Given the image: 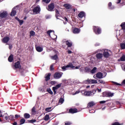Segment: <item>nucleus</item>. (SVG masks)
I'll use <instances>...</instances> for the list:
<instances>
[{"instance_id":"864d4df0","label":"nucleus","mask_w":125,"mask_h":125,"mask_svg":"<svg viewBox=\"0 0 125 125\" xmlns=\"http://www.w3.org/2000/svg\"><path fill=\"white\" fill-rule=\"evenodd\" d=\"M4 119L6 121H10L9 116H5Z\"/></svg>"},{"instance_id":"c756f323","label":"nucleus","mask_w":125,"mask_h":125,"mask_svg":"<svg viewBox=\"0 0 125 125\" xmlns=\"http://www.w3.org/2000/svg\"><path fill=\"white\" fill-rule=\"evenodd\" d=\"M96 70H97V68L96 67H94L92 70H91V74H95L96 73Z\"/></svg>"},{"instance_id":"a878e982","label":"nucleus","mask_w":125,"mask_h":125,"mask_svg":"<svg viewBox=\"0 0 125 125\" xmlns=\"http://www.w3.org/2000/svg\"><path fill=\"white\" fill-rule=\"evenodd\" d=\"M95 105V103L94 102H90L88 104V107H93Z\"/></svg>"},{"instance_id":"7ed1b4c3","label":"nucleus","mask_w":125,"mask_h":125,"mask_svg":"<svg viewBox=\"0 0 125 125\" xmlns=\"http://www.w3.org/2000/svg\"><path fill=\"white\" fill-rule=\"evenodd\" d=\"M111 53L112 51L111 50H107L104 51L103 55L104 58H108V57H110Z\"/></svg>"},{"instance_id":"49530a36","label":"nucleus","mask_w":125,"mask_h":125,"mask_svg":"<svg viewBox=\"0 0 125 125\" xmlns=\"http://www.w3.org/2000/svg\"><path fill=\"white\" fill-rule=\"evenodd\" d=\"M45 111L46 112H50L51 111V107L45 108Z\"/></svg>"},{"instance_id":"72a5a7b5","label":"nucleus","mask_w":125,"mask_h":125,"mask_svg":"<svg viewBox=\"0 0 125 125\" xmlns=\"http://www.w3.org/2000/svg\"><path fill=\"white\" fill-rule=\"evenodd\" d=\"M106 95L108 97H112L114 96V93H111V92H108L106 93Z\"/></svg>"},{"instance_id":"774afa93","label":"nucleus","mask_w":125,"mask_h":125,"mask_svg":"<svg viewBox=\"0 0 125 125\" xmlns=\"http://www.w3.org/2000/svg\"><path fill=\"white\" fill-rule=\"evenodd\" d=\"M3 117V116H2V115L1 114L0 116V117Z\"/></svg>"},{"instance_id":"a211bd4d","label":"nucleus","mask_w":125,"mask_h":125,"mask_svg":"<svg viewBox=\"0 0 125 125\" xmlns=\"http://www.w3.org/2000/svg\"><path fill=\"white\" fill-rule=\"evenodd\" d=\"M35 48L38 52H42L43 50V48L40 46H36Z\"/></svg>"},{"instance_id":"4c0bfd02","label":"nucleus","mask_w":125,"mask_h":125,"mask_svg":"<svg viewBox=\"0 0 125 125\" xmlns=\"http://www.w3.org/2000/svg\"><path fill=\"white\" fill-rule=\"evenodd\" d=\"M124 124H120V123L116 122L112 124V125H123Z\"/></svg>"},{"instance_id":"a18cd8bd","label":"nucleus","mask_w":125,"mask_h":125,"mask_svg":"<svg viewBox=\"0 0 125 125\" xmlns=\"http://www.w3.org/2000/svg\"><path fill=\"white\" fill-rule=\"evenodd\" d=\"M64 103V100L63 98H60L59 101V103H61L62 104Z\"/></svg>"},{"instance_id":"7c9ffc66","label":"nucleus","mask_w":125,"mask_h":125,"mask_svg":"<svg viewBox=\"0 0 125 125\" xmlns=\"http://www.w3.org/2000/svg\"><path fill=\"white\" fill-rule=\"evenodd\" d=\"M46 91L47 92H48V93L51 94V95H52V94H53V92H52V91L51 90V89H50V88H47Z\"/></svg>"},{"instance_id":"e433bc0d","label":"nucleus","mask_w":125,"mask_h":125,"mask_svg":"<svg viewBox=\"0 0 125 125\" xmlns=\"http://www.w3.org/2000/svg\"><path fill=\"white\" fill-rule=\"evenodd\" d=\"M44 121H48V120H49V115L46 114L44 117Z\"/></svg>"},{"instance_id":"0e129e2a","label":"nucleus","mask_w":125,"mask_h":125,"mask_svg":"<svg viewBox=\"0 0 125 125\" xmlns=\"http://www.w3.org/2000/svg\"><path fill=\"white\" fill-rule=\"evenodd\" d=\"M98 92H101V89H98Z\"/></svg>"},{"instance_id":"c9c22d12","label":"nucleus","mask_w":125,"mask_h":125,"mask_svg":"<svg viewBox=\"0 0 125 125\" xmlns=\"http://www.w3.org/2000/svg\"><path fill=\"white\" fill-rule=\"evenodd\" d=\"M52 59L53 60H57L58 59V56L57 55H55L52 57Z\"/></svg>"},{"instance_id":"6e6552de","label":"nucleus","mask_w":125,"mask_h":125,"mask_svg":"<svg viewBox=\"0 0 125 125\" xmlns=\"http://www.w3.org/2000/svg\"><path fill=\"white\" fill-rule=\"evenodd\" d=\"M33 11L34 13L38 14V13L41 12V7H40V6H37L33 8Z\"/></svg>"},{"instance_id":"6ab92c4d","label":"nucleus","mask_w":125,"mask_h":125,"mask_svg":"<svg viewBox=\"0 0 125 125\" xmlns=\"http://www.w3.org/2000/svg\"><path fill=\"white\" fill-rule=\"evenodd\" d=\"M66 45L67 46V47H72L73 46V42L69 41H66L65 42Z\"/></svg>"},{"instance_id":"a19ab883","label":"nucleus","mask_w":125,"mask_h":125,"mask_svg":"<svg viewBox=\"0 0 125 125\" xmlns=\"http://www.w3.org/2000/svg\"><path fill=\"white\" fill-rule=\"evenodd\" d=\"M30 35L31 37H34V36H35V35H36V33L34 32V31L32 30L30 32Z\"/></svg>"},{"instance_id":"58836bf2","label":"nucleus","mask_w":125,"mask_h":125,"mask_svg":"<svg viewBox=\"0 0 125 125\" xmlns=\"http://www.w3.org/2000/svg\"><path fill=\"white\" fill-rule=\"evenodd\" d=\"M73 125V123L70 121H66L65 122V125Z\"/></svg>"},{"instance_id":"338daca9","label":"nucleus","mask_w":125,"mask_h":125,"mask_svg":"<svg viewBox=\"0 0 125 125\" xmlns=\"http://www.w3.org/2000/svg\"><path fill=\"white\" fill-rule=\"evenodd\" d=\"M79 68H80L79 66L75 67V69H79Z\"/></svg>"},{"instance_id":"bf43d9fd","label":"nucleus","mask_w":125,"mask_h":125,"mask_svg":"<svg viewBox=\"0 0 125 125\" xmlns=\"http://www.w3.org/2000/svg\"><path fill=\"white\" fill-rule=\"evenodd\" d=\"M16 20H17V21H20V19H19V18H18V17H16Z\"/></svg>"},{"instance_id":"3c124183","label":"nucleus","mask_w":125,"mask_h":125,"mask_svg":"<svg viewBox=\"0 0 125 125\" xmlns=\"http://www.w3.org/2000/svg\"><path fill=\"white\" fill-rule=\"evenodd\" d=\"M50 69L51 71H53L54 70V68H53V65L51 64L50 66Z\"/></svg>"},{"instance_id":"39448f33","label":"nucleus","mask_w":125,"mask_h":125,"mask_svg":"<svg viewBox=\"0 0 125 125\" xmlns=\"http://www.w3.org/2000/svg\"><path fill=\"white\" fill-rule=\"evenodd\" d=\"M60 87H61V84H58L56 85L55 86L52 87V90L54 92V95L56 94L58 88H60Z\"/></svg>"},{"instance_id":"1a4fd4ad","label":"nucleus","mask_w":125,"mask_h":125,"mask_svg":"<svg viewBox=\"0 0 125 125\" xmlns=\"http://www.w3.org/2000/svg\"><path fill=\"white\" fill-rule=\"evenodd\" d=\"M14 67L15 69H21L22 66H21V64L20 63V61H18L17 62L14 63Z\"/></svg>"},{"instance_id":"4468645a","label":"nucleus","mask_w":125,"mask_h":125,"mask_svg":"<svg viewBox=\"0 0 125 125\" xmlns=\"http://www.w3.org/2000/svg\"><path fill=\"white\" fill-rule=\"evenodd\" d=\"M111 83H113V84H114L115 85H123V84H125V79L123 81L121 84L114 81H112Z\"/></svg>"},{"instance_id":"f3484780","label":"nucleus","mask_w":125,"mask_h":125,"mask_svg":"<svg viewBox=\"0 0 125 125\" xmlns=\"http://www.w3.org/2000/svg\"><path fill=\"white\" fill-rule=\"evenodd\" d=\"M16 8L14 7L12 9V11L11 13L10 14V16L13 17L15 15H16Z\"/></svg>"},{"instance_id":"cd10ccee","label":"nucleus","mask_w":125,"mask_h":125,"mask_svg":"<svg viewBox=\"0 0 125 125\" xmlns=\"http://www.w3.org/2000/svg\"><path fill=\"white\" fill-rule=\"evenodd\" d=\"M120 27H121L122 30L125 31V22H122L120 25Z\"/></svg>"},{"instance_id":"6e6d98bb","label":"nucleus","mask_w":125,"mask_h":125,"mask_svg":"<svg viewBox=\"0 0 125 125\" xmlns=\"http://www.w3.org/2000/svg\"><path fill=\"white\" fill-rule=\"evenodd\" d=\"M51 83L52 84H55V83H56V81H51Z\"/></svg>"},{"instance_id":"4be33fe9","label":"nucleus","mask_w":125,"mask_h":125,"mask_svg":"<svg viewBox=\"0 0 125 125\" xmlns=\"http://www.w3.org/2000/svg\"><path fill=\"white\" fill-rule=\"evenodd\" d=\"M64 7H65L66 9H71L72 8V5L69 4H64L63 5Z\"/></svg>"},{"instance_id":"2f4dec72","label":"nucleus","mask_w":125,"mask_h":125,"mask_svg":"<svg viewBox=\"0 0 125 125\" xmlns=\"http://www.w3.org/2000/svg\"><path fill=\"white\" fill-rule=\"evenodd\" d=\"M25 122H26V120H25V119H21L20 121V125H23V124H25Z\"/></svg>"},{"instance_id":"603ef678","label":"nucleus","mask_w":125,"mask_h":125,"mask_svg":"<svg viewBox=\"0 0 125 125\" xmlns=\"http://www.w3.org/2000/svg\"><path fill=\"white\" fill-rule=\"evenodd\" d=\"M108 101H102L100 102V104H104V103H106Z\"/></svg>"},{"instance_id":"5701e85b","label":"nucleus","mask_w":125,"mask_h":125,"mask_svg":"<svg viewBox=\"0 0 125 125\" xmlns=\"http://www.w3.org/2000/svg\"><path fill=\"white\" fill-rule=\"evenodd\" d=\"M50 76H51V74L48 73L47 75L45 77V81L47 82L50 80Z\"/></svg>"},{"instance_id":"393cba45","label":"nucleus","mask_w":125,"mask_h":125,"mask_svg":"<svg viewBox=\"0 0 125 125\" xmlns=\"http://www.w3.org/2000/svg\"><path fill=\"white\" fill-rule=\"evenodd\" d=\"M32 115H36L37 111H36V106H34L31 110Z\"/></svg>"},{"instance_id":"8fccbe9b","label":"nucleus","mask_w":125,"mask_h":125,"mask_svg":"<svg viewBox=\"0 0 125 125\" xmlns=\"http://www.w3.org/2000/svg\"><path fill=\"white\" fill-rule=\"evenodd\" d=\"M43 1L45 2V3H49L50 0H43Z\"/></svg>"},{"instance_id":"f704fd0d","label":"nucleus","mask_w":125,"mask_h":125,"mask_svg":"<svg viewBox=\"0 0 125 125\" xmlns=\"http://www.w3.org/2000/svg\"><path fill=\"white\" fill-rule=\"evenodd\" d=\"M109 9H114V7H112V2H109L108 4Z\"/></svg>"},{"instance_id":"b1692460","label":"nucleus","mask_w":125,"mask_h":125,"mask_svg":"<svg viewBox=\"0 0 125 125\" xmlns=\"http://www.w3.org/2000/svg\"><path fill=\"white\" fill-rule=\"evenodd\" d=\"M8 61L9 62H13V55L12 54H11L8 59Z\"/></svg>"},{"instance_id":"e2e57ef3","label":"nucleus","mask_w":125,"mask_h":125,"mask_svg":"<svg viewBox=\"0 0 125 125\" xmlns=\"http://www.w3.org/2000/svg\"><path fill=\"white\" fill-rule=\"evenodd\" d=\"M13 125H17V122H14L13 124Z\"/></svg>"},{"instance_id":"412c9836","label":"nucleus","mask_w":125,"mask_h":125,"mask_svg":"<svg viewBox=\"0 0 125 125\" xmlns=\"http://www.w3.org/2000/svg\"><path fill=\"white\" fill-rule=\"evenodd\" d=\"M96 57L97 59H102L103 57V54L100 53H97L96 55Z\"/></svg>"},{"instance_id":"9d476101","label":"nucleus","mask_w":125,"mask_h":125,"mask_svg":"<svg viewBox=\"0 0 125 125\" xmlns=\"http://www.w3.org/2000/svg\"><path fill=\"white\" fill-rule=\"evenodd\" d=\"M67 68H72V69H74L75 68V66L73 65V64L72 63H69V64H67L65 66H62V70H66Z\"/></svg>"},{"instance_id":"052dcab7","label":"nucleus","mask_w":125,"mask_h":125,"mask_svg":"<svg viewBox=\"0 0 125 125\" xmlns=\"http://www.w3.org/2000/svg\"><path fill=\"white\" fill-rule=\"evenodd\" d=\"M93 111H94L93 113H94L95 112V110H89V113H92Z\"/></svg>"},{"instance_id":"bb28decb","label":"nucleus","mask_w":125,"mask_h":125,"mask_svg":"<svg viewBox=\"0 0 125 125\" xmlns=\"http://www.w3.org/2000/svg\"><path fill=\"white\" fill-rule=\"evenodd\" d=\"M23 116H24V119H30L31 117V116L29 113H24Z\"/></svg>"},{"instance_id":"dca6fc26","label":"nucleus","mask_w":125,"mask_h":125,"mask_svg":"<svg viewBox=\"0 0 125 125\" xmlns=\"http://www.w3.org/2000/svg\"><path fill=\"white\" fill-rule=\"evenodd\" d=\"M81 32V30L80 29L77 28V27H74L73 30H72V32L73 34H79Z\"/></svg>"},{"instance_id":"2eb2a0df","label":"nucleus","mask_w":125,"mask_h":125,"mask_svg":"<svg viewBox=\"0 0 125 125\" xmlns=\"http://www.w3.org/2000/svg\"><path fill=\"white\" fill-rule=\"evenodd\" d=\"M96 77L97 79H103V73L102 72H98L96 74Z\"/></svg>"},{"instance_id":"13d9d810","label":"nucleus","mask_w":125,"mask_h":125,"mask_svg":"<svg viewBox=\"0 0 125 125\" xmlns=\"http://www.w3.org/2000/svg\"><path fill=\"white\" fill-rule=\"evenodd\" d=\"M64 19L65 21H66L67 22H68V19H67V18L64 17Z\"/></svg>"},{"instance_id":"79ce46f5","label":"nucleus","mask_w":125,"mask_h":125,"mask_svg":"<svg viewBox=\"0 0 125 125\" xmlns=\"http://www.w3.org/2000/svg\"><path fill=\"white\" fill-rule=\"evenodd\" d=\"M121 61H125V55H123L120 58Z\"/></svg>"},{"instance_id":"c03bdc74","label":"nucleus","mask_w":125,"mask_h":125,"mask_svg":"<svg viewBox=\"0 0 125 125\" xmlns=\"http://www.w3.org/2000/svg\"><path fill=\"white\" fill-rule=\"evenodd\" d=\"M9 118L10 121H13V120H14V116L10 115L9 116Z\"/></svg>"},{"instance_id":"37998d69","label":"nucleus","mask_w":125,"mask_h":125,"mask_svg":"<svg viewBox=\"0 0 125 125\" xmlns=\"http://www.w3.org/2000/svg\"><path fill=\"white\" fill-rule=\"evenodd\" d=\"M52 32H54V31L51 30H48L47 31V34L49 36V37H50V33H52Z\"/></svg>"},{"instance_id":"aec40b11","label":"nucleus","mask_w":125,"mask_h":125,"mask_svg":"<svg viewBox=\"0 0 125 125\" xmlns=\"http://www.w3.org/2000/svg\"><path fill=\"white\" fill-rule=\"evenodd\" d=\"M84 16H85V13L83 11L81 12L78 14V17H79V18H83V17H84Z\"/></svg>"},{"instance_id":"4d7b16f0","label":"nucleus","mask_w":125,"mask_h":125,"mask_svg":"<svg viewBox=\"0 0 125 125\" xmlns=\"http://www.w3.org/2000/svg\"><path fill=\"white\" fill-rule=\"evenodd\" d=\"M67 53H68V54H71V53H72V51H71V50H68V51H67Z\"/></svg>"},{"instance_id":"20e7f679","label":"nucleus","mask_w":125,"mask_h":125,"mask_svg":"<svg viewBox=\"0 0 125 125\" xmlns=\"http://www.w3.org/2000/svg\"><path fill=\"white\" fill-rule=\"evenodd\" d=\"M84 83H98L97 80L94 79H89L84 81Z\"/></svg>"},{"instance_id":"ea45409f","label":"nucleus","mask_w":125,"mask_h":125,"mask_svg":"<svg viewBox=\"0 0 125 125\" xmlns=\"http://www.w3.org/2000/svg\"><path fill=\"white\" fill-rule=\"evenodd\" d=\"M90 70V69H89V67H85L84 70L85 73H88V72H89Z\"/></svg>"},{"instance_id":"5fc2aeb1","label":"nucleus","mask_w":125,"mask_h":125,"mask_svg":"<svg viewBox=\"0 0 125 125\" xmlns=\"http://www.w3.org/2000/svg\"><path fill=\"white\" fill-rule=\"evenodd\" d=\"M20 115H18V114H16L15 116V119H18V118H20Z\"/></svg>"},{"instance_id":"f257e3e1","label":"nucleus","mask_w":125,"mask_h":125,"mask_svg":"<svg viewBox=\"0 0 125 125\" xmlns=\"http://www.w3.org/2000/svg\"><path fill=\"white\" fill-rule=\"evenodd\" d=\"M82 93L84 96L92 97L94 96V94L96 93V90L93 89L91 91L86 90L85 89L82 90L81 91L80 90L76 91L75 94H78V93Z\"/></svg>"},{"instance_id":"69168bd1","label":"nucleus","mask_w":125,"mask_h":125,"mask_svg":"<svg viewBox=\"0 0 125 125\" xmlns=\"http://www.w3.org/2000/svg\"><path fill=\"white\" fill-rule=\"evenodd\" d=\"M9 48V49H11V48H12V45H10Z\"/></svg>"},{"instance_id":"423d86ee","label":"nucleus","mask_w":125,"mask_h":125,"mask_svg":"<svg viewBox=\"0 0 125 125\" xmlns=\"http://www.w3.org/2000/svg\"><path fill=\"white\" fill-rule=\"evenodd\" d=\"M62 75H63V73H62V72H61V73L56 72L54 74L53 77H54V79H60V78H61V77H62Z\"/></svg>"},{"instance_id":"09e8293b","label":"nucleus","mask_w":125,"mask_h":125,"mask_svg":"<svg viewBox=\"0 0 125 125\" xmlns=\"http://www.w3.org/2000/svg\"><path fill=\"white\" fill-rule=\"evenodd\" d=\"M19 23H20V25H23V23H24V21H23V20H20L19 21Z\"/></svg>"},{"instance_id":"f03ea898","label":"nucleus","mask_w":125,"mask_h":125,"mask_svg":"<svg viewBox=\"0 0 125 125\" xmlns=\"http://www.w3.org/2000/svg\"><path fill=\"white\" fill-rule=\"evenodd\" d=\"M93 30L96 35H100L102 33L101 27L99 26H93Z\"/></svg>"},{"instance_id":"de8ad7c7","label":"nucleus","mask_w":125,"mask_h":125,"mask_svg":"<svg viewBox=\"0 0 125 125\" xmlns=\"http://www.w3.org/2000/svg\"><path fill=\"white\" fill-rule=\"evenodd\" d=\"M29 123H30V124H33L34 123H36V120H31L28 121Z\"/></svg>"},{"instance_id":"f8f14e48","label":"nucleus","mask_w":125,"mask_h":125,"mask_svg":"<svg viewBox=\"0 0 125 125\" xmlns=\"http://www.w3.org/2000/svg\"><path fill=\"white\" fill-rule=\"evenodd\" d=\"M54 9V4L53 3H50L48 6V11H53Z\"/></svg>"},{"instance_id":"ddd939ff","label":"nucleus","mask_w":125,"mask_h":125,"mask_svg":"<svg viewBox=\"0 0 125 125\" xmlns=\"http://www.w3.org/2000/svg\"><path fill=\"white\" fill-rule=\"evenodd\" d=\"M9 40H10V39L9 38V37L8 36H6L5 37H4L2 40V42L3 43H7V42H9Z\"/></svg>"},{"instance_id":"c85d7f7f","label":"nucleus","mask_w":125,"mask_h":125,"mask_svg":"<svg viewBox=\"0 0 125 125\" xmlns=\"http://www.w3.org/2000/svg\"><path fill=\"white\" fill-rule=\"evenodd\" d=\"M55 12H56L55 16L57 19H59V18H58V17H59V16L60 15V14H59V11H58V10H56Z\"/></svg>"},{"instance_id":"680f3d73","label":"nucleus","mask_w":125,"mask_h":125,"mask_svg":"<svg viewBox=\"0 0 125 125\" xmlns=\"http://www.w3.org/2000/svg\"><path fill=\"white\" fill-rule=\"evenodd\" d=\"M118 2H117V4H118L119 3H120V2H121V0H117Z\"/></svg>"},{"instance_id":"473e14b6","label":"nucleus","mask_w":125,"mask_h":125,"mask_svg":"<svg viewBox=\"0 0 125 125\" xmlns=\"http://www.w3.org/2000/svg\"><path fill=\"white\" fill-rule=\"evenodd\" d=\"M98 83H102L103 84H105V83H106V82H105V81L100 79L98 80Z\"/></svg>"},{"instance_id":"9b49d317","label":"nucleus","mask_w":125,"mask_h":125,"mask_svg":"<svg viewBox=\"0 0 125 125\" xmlns=\"http://www.w3.org/2000/svg\"><path fill=\"white\" fill-rule=\"evenodd\" d=\"M78 109L75 108H70L68 111L69 114H75L76 113H78Z\"/></svg>"},{"instance_id":"0eeeda50","label":"nucleus","mask_w":125,"mask_h":125,"mask_svg":"<svg viewBox=\"0 0 125 125\" xmlns=\"http://www.w3.org/2000/svg\"><path fill=\"white\" fill-rule=\"evenodd\" d=\"M8 15V13H7V12L4 11L0 13V18H1L2 19L3 18H6Z\"/></svg>"}]
</instances>
